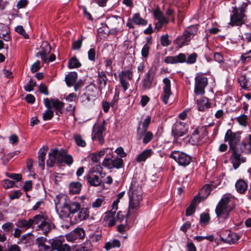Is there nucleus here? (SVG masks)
Returning <instances> with one entry per match:
<instances>
[{
    "mask_svg": "<svg viewBox=\"0 0 251 251\" xmlns=\"http://www.w3.org/2000/svg\"><path fill=\"white\" fill-rule=\"evenodd\" d=\"M14 227V224L13 223L10 222H6V223L3 224L1 226L2 229L6 233L12 232Z\"/></svg>",
    "mask_w": 251,
    "mask_h": 251,
    "instance_id": "55",
    "label": "nucleus"
},
{
    "mask_svg": "<svg viewBox=\"0 0 251 251\" xmlns=\"http://www.w3.org/2000/svg\"><path fill=\"white\" fill-rule=\"evenodd\" d=\"M153 154V151L151 149L145 150L137 155L136 161L138 162H145L147 158L150 157Z\"/></svg>",
    "mask_w": 251,
    "mask_h": 251,
    "instance_id": "28",
    "label": "nucleus"
},
{
    "mask_svg": "<svg viewBox=\"0 0 251 251\" xmlns=\"http://www.w3.org/2000/svg\"><path fill=\"white\" fill-rule=\"evenodd\" d=\"M233 197L229 194L224 195L215 209L219 222H223L229 217V213L234 207Z\"/></svg>",
    "mask_w": 251,
    "mask_h": 251,
    "instance_id": "1",
    "label": "nucleus"
},
{
    "mask_svg": "<svg viewBox=\"0 0 251 251\" xmlns=\"http://www.w3.org/2000/svg\"><path fill=\"white\" fill-rule=\"evenodd\" d=\"M65 240L63 237H56L50 240L49 243L53 250H56L63 244Z\"/></svg>",
    "mask_w": 251,
    "mask_h": 251,
    "instance_id": "29",
    "label": "nucleus"
},
{
    "mask_svg": "<svg viewBox=\"0 0 251 251\" xmlns=\"http://www.w3.org/2000/svg\"><path fill=\"white\" fill-rule=\"evenodd\" d=\"M203 139L207 136V126H200L195 129Z\"/></svg>",
    "mask_w": 251,
    "mask_h": 251,
    "instance_id": "52",
    "label": "nucleus"
},
{
    "mask_svg": "<svg viewBox=\"0 0 251 251\" xmlns=\"http://www.w3.org/2000/svg\"><path fill=\"white\" fill-rule=\"evenodd\" d=\"M93 249V246L90 241H86L79 248L75 251H91Z\"/></svg>",
    "mask_w": 251,
    "mask_h": 251,
    "instance_id": "46",
    "label": "nucleus"
},
{
    "mask_svg": "<svg viewBox=\"0 0 251 251\" xmlns=\"http://www.w3.org/2000/svg\"><path fill=\"white\" fill-rule=\"evenodd\" d=\"M58 214L59 217L62 219L68 218L70 216L71 214L70 211H69L65 202H64L63 205L61 207Z\"/></svg>",
    "mask_w": 251,
    "mask_h": 251,
    "instance_id": "41",
    "label": "nucleus"
},
{
    "mask_svg": "<svg viewBox=\"0 0 251 251\" xmlns=\"http://www.w3.org/2000/svg\"><path fill=\"white\" fill-rule=\"evenodd\" d=\"M247 30L242 35L241 39L242 40L248 43L251 42V27L246 26Z\"/></svg>",
    "mask_w": 251,
    "mask_h": 251,
    "instance_id": "51",
    "label": "nucleus"
},
{
    "mask_svg": "<svg viewBox=\"0 0 251 251\" xmlns=\"http://www.w3.org/2000/svg\"><path fill=\"white\" fill-rule=\"evenodd\" d=\"M238 81L242 88L249 90L251 87V72L241 75Z\"/></svg>",
    "mask_w": 251,
    "mask_h": 251,
    "instance_id": "20",
    "label": "nucleus"
},
{
    "mask_svg": "<svg viewBox=\"0 0 251 251\" xmlns=\"http://www.w3.org/2000/svg\"><path fill=\"white\" fill-rule=\"evenodd\" d=\"M47 152V148L43 147L38 152V163L39 165L42 168V170L45 168V160L46 153Z\"/></svg>",
    "mask_w": 251,
    "mask_h": 251,
    "instance_id": "30",
    "label": "nucleus"
},
{
    "mask_svg": "<svg viewBox=\"0 0 251 251\" xmlns=\"http://www.w3.org/2000/svg\"><path fill=\"white\" fill-rule=\"evenodd\" d=\"M85 177L91 186L97 187L101 184V180L100 177L94 174H88Z\"/></svg>",
    "mask_w": 251,
    "mask_h": 251,
    "instance_id": "27",
    "label": "nucleus"
},
{
    "mask_svg": "<svg viewBox=\"0 0 251 251\" xmlns=\"http://www.w3.org/2000/svg\"><path fill=\"white\" fill-rule=\"evenodd\" d=\"M74 161L73 156L67 153V151L64 149H52L49 153V158L47 160V165L52 167L56 162L64 163L67 165H71Z\"/></svg>",
    "mask_w": 251,
    "mask_h": 251,
    "instance_id": "2",
    "label": "nucleus"
},
{
    "mask_svg": "<svg viewBox=\"0 0 251 251\" xmlns=\"http://www.w3.org/2000/svg\"><path fill=\"white\" fill-rule=\"evenodd\" d=\"M163 93L161 96V100L164 104H166L168 103V100L172 95L171 89V80L168 78L166 77L163 79Z\"/></svg>",
    "mask_w": 251,
    "mask_h": 251,
    "instance_id": "14",
    "label": "nucleus"
},
{
    "mask_svg": "<svg viewBox=\"0 0 251 251\" xmlns=\"http://www.w3.org/2000/svg\"><path fill=\"white\" fill-rule=\"evenodd\" d=\"M77 74L75 72H71L65 77V81L69 87L74 85L77 79Z\"/></svg>",
    "mask_w": 251,
    "mask_h": 251,
    "instance_id": "34",
    "label": "nucleus"
},
{
    "mask_svg": "<svg viewBox=\"0 0 251 251\" xmlns=\"http://www.w3.org/2000/svg\"><path fill=\"white\" fill-rule=\"evenodd\" d=\"M103 203H104V199L103 198H100L97 199L92 204L93 208H99Z\"/></svg>",
    "mask_w": 251,
    "mask_h": 251,
    "instance_id": "59",
    "label": "nucleus"
},
{
    "mask_svg": "<svg viewBox=\"0 0 251 251\" xmlns=\"http://www.w3.org/2000/svg\"><path fill=\"white\" fill-rule=\"evenodd\" d=\"M188 130V125L182 122H176L172 127V132L175 138L185 135Z\"/></svg>",
    "mask_w": 251,
    "mask_h": 251,
    "instance_id": "11",
    "label": "nucleus"
},
{
    "mask_svg": "<svg viewBox=\"0 0 251 251\" xmlns=\"http://www.w3.org/2000/svg\"><path fill=\"white\" fill-rule=\"evenodd\" d=\"M121 245L120 242L117 239H114L111 241L106 242L104 246V249L108 251L112 248L120 247Z\"/></svg>",
    "mask_w": 251,
    "mask_h": 251,
    "instance_id": "43",
    "label": "nucleus"
},
{
    "mask_svg": "<svg viewBox=\"0 0 251 251\" xmlns=\"http://www.w3.org/2000/svg\"><path fill=\"white\" fill-rule=\"evenodd\" d=\"M190 41L187 38L186 36L184 35V33L181 35L177 37L175 40V43L179 48H182L183 46L188 45Z\"/></svg>",
    "mask_w": 251,
    "mask_h": 251,
    "instance_id": "37",
    "label": "nucleus"
},
{
    "mask_svg": "<svg viewBox=\"0 0 251 251\" xmlns=\"http://www.w3.org/2000/svg\"><path fill=\"white\" fill-rule=\"evenodd\" d=\"M199 29V25H192L186 27L183 33L189 41L194 38V36L197 34Z\"/></svg>",
    "mask_w": 251,
    "mask_h": 251,
    "instance_id": "25",
    "label": "nucleus"
},
{
    "mask_svg": "<svg viewBox=\"0 0 251 251\" xmlns=\"http://www.w3.org/2000/svg\"><path fill=\"white\" fill-rule=\"evenodd\" d=\"M80 211L78 214V219L79 221L86 220L89 217V211L88 208L83 207L80 208Z\"/></svg>",
    "mask_w": 251,
    "mask_h": 251,
    "instance_id": "50",
    "label": "nucleus"
},
{
    "mask_svg": "<svg viewBox=\"0 0 251 251\" xmlns=\"http://www.w3.org/2000/svg\"><path fill=\"white\" fill-rule=\"evenodd\" d=\"M161 44L163 46H168L170 44V41L169 40V36L168 34L162 35L160 38Z\"/></svg>",
    "mask_w": 251,
    "mask_h": 251,
    "instance_id": "62",
    "label": "nucleus"
},
{
    "mask_svg": "<svg viewBox=\"0 0 251 251\" xmlns=\"http://www.w3.org/2000/svg\"><path fill=\"white\" fill-rule=\"evenodd\" d=\"M50 46L47 43H46L44 46L42 45L41 50L36 53V56H40L44 62L48 63L49 59L47 56L50 54Z\"/></svg>",
    "mask_w": 251,
    "mask_h": 251,
    "instance_id": "21",
    "label": "nucleus"
},
{
    "mask_svg": "<svg viewBox=\"0 0 251 251\" xmlns=\"http://www.w3.org/2000/svg\"><path fill=\"white\" fill-rule=\"evenodd\" d=\"M153 77V72L152 69L150 68L141 81L142 89L143 90L150 89L152 84Z\"/></svg>",
    "mask_w": 251,
    "mask_h": 251,
    "instance_id": "19",
    "label": "nucleus"
},
{
    "mask_svg": "<svg viewBox=\"0 0 251 251\" xmlns=\"http://www.w3.org/2000/svg\"><path fill=\"white\" fill-rule=\"evenodd\" d=\"M74 138L76 144L78 146L81 147H85L86 146V143L80 135L78 134H75L74 135Z\"/></svg>",
    "mask_w": 251,
    "mask_h": 251,
    "instance_id": "48",
    "label": "nucleus"
},
{
    "mask_svg": "<svg viewBox=\"0 0 251 251\" xmlns=\"http://www.w3.org/2000/svg\"><path fill=\"white\" fill-rule=\"evenodd\" d=\"M124 24V19L118 16L109 17L106 21V25L109 29V33L114 35L123 31Z\"/></svg>",
    "mask_w": 251,
    "mask_h": 251,
    "instance_id": "5",
    "label": "nucleus"
},
{
    "mask_svg": "<svg viewBox=\"0 0 251 251\" xmlns=\"http://www.w3.org/2000/svg\"><path fill=\"white\" fill-rule=\"evenodd\" d=\"M248 6L247 2H243L239 8L235 6L233 7V14L230 16V22L229 23L231 26H239L245 23V9Z\"/></svg>",
    "mask_w": 251,
    "mask_h": 251,
    "instance_id": "4",
    "label": "nucleus"
},
{
    "mask_svg": "<svg viewBox=\"0 0 251 251\" xmlns=\"http://www.w3.org/2000/svg\"><path fill=\"white\" fill-rule=\"evenodd\" d=\"M220 237L224 243L229 244H235L239 240L238 236L235 233L229 230L223 231Z\"/></svg>",
    "mask_w": 251,
    "mask_h": 251,
    "instance_id": "17",
    "label": "nucleus"
},
{
    "mask_svg": "<svg viewBox=\"0 0 251 251\" xmlns=\"http://www.w3.org/2000/svg\"><path fill=\"white\" fill-rule=\"evenodd\" d=\"M247 183L243 179L238 180L235 184L236 190L240 194H243L247 190Z\"/></svg>",
    "mask_w": 251,
    "mask_h": 251,
    "instance_id": "36",
    "label": "nucleus"
},
{
    "mask_svg": "<svg viewBox=\"0 0 251 251\" xmlns=\"http://www.w3.org/2000/svg\"><path fill=\"white\" fill-rule=\"evenodd\" d=\"M199 201V197L198 196H195L189 206L186 209V216H190L195 212L196 207Z\"/></svg>",
    "mask_w": 251,
    "mask_h": 251,
    "instance_id": "33",
    "label": "nucleus"
},
{
    "mask_svg": "<svg viewBox=\"0 0 251 251\" xmlns=\"http://www.w3.org/2000/svg\"><path fill=\"white\" fill-rule=\"evenodd\" d=\"M107 80V77L104 72L101 71L98 73V82L99 85V88L100 91H101L102 89L105 87Z\"/></svg>",
    "mask_w": 251,
    "mask_h": 251,
    "instance_id": "31",
    "label": "nucleus"
},
{
    "mask_svg": "<svg viewBox=\"0 0 251 251\" xmlns=\"http://www.w3.org/2000/svg\"><path fill=\"white\" fill-rule=\"evenodd\" d=\"M52 107L56 111V114L59 116L63 114L64 104L63 102L60 101L58 99H51Z\"/></svg>",
    "mask_w": 251,
    "mask_h": 251,
    "instance_id": "26",
    "label": "nucleus"
},
{
    "mask_svg": "<svg viewBox=\"0 0 251 251\" xmlns=\"http://www.w3.org/2000/svg\"><path fill=\"white\" fill-rule=\"evenodd\" d=\"M189 141L192 145H196L201 144L202 142V139L197 131L194 130L189 140Z\"/></svg>",
    "mask_w": 251,
    "mask_h": 251,
    "instance_id": "38",
    "label": "nucleus"
},
{
    "mask_svg": "<svg viewBox=\"0 0 251 251\" xmlns=\"http://www.w3.org/2000/svg\"><path fill=\"white\" fill-rule=\"evenodd\" d=\"M198 57V54L196 52L188 54L187 56L185 54V60L183 63H186L188 64H194L196 62Z\"/></svg>",
    "mask_w": 251,
    "mask_h": 251,
    "instance_id": "40",
    "label": "nucleus"
},
{
    "mask_svg": "<svg viewBox=\"0 0 251 251\" xmlns=\"http://www.w3.org/2000/svg\"><path fill=\"white\" fill-rule=\"evenodd\" d=\"M240 60L243 64L248 63L251 61V50L242 54Z\"/></svg>",
    "mask_w": 251,
    "mask_h": 251,
    "instance_id": "47",
    "label": "nucleus"
},
{
    "mask_svg": "<svg viewBox=\"0 0 251 251\" xmlns=\"http://www.w3.org/2000/svg\"><path fill=\"white\" fill-rule=\"evenodd\" d=\"M197 106L199 111H204L211 107L212 104L207 98L203 97L197 100Z\"/></svg>",
    "mask_w": 251,
    "mask_h": 251,
    "instance_id": "22",
    "label": "nucleus"
},
{
    "mask_svg": "<svg viewBox=\"0 0 251 251\" xmlns=\"http://www.w3.org/2000/svg\"><path fill=\"white\" fill-rule=\"evenodd\" d=\"M36 216L40 217L37 220L38 224H35V225H37L36 230L41 231L43 234L47 235L53 227V225L49 221L46 220L43 215L38 214Z\"/></svg>",
    "mask_w": 251,
    "mask_h": 251,
    "instance_id": "10",
    "label": "nucleus"
},
{
    "mask_svg": "<svg viewBox=\"0 0 251 251\" xmlns=\"http://www.w3.org/2000/svg\"><path fill=\"white\" fill-rule=\"evenodd\" d=\"M85 235L84 230L82 228L77 227L66 234V238L68 242H75L77 240L83 239Z\"/></svg>",
    "mask_w": 251,
    "mask_h": 251,
    "instance_id": "16",
    "label": "nucleus"
},
{
    "mask_svg": "<svg viewBox=\"0 0 251 251\" xmlns=\"http://www.w3.org/2000/svg\"><path fill=\"white\" fill-rule=\"evenodd\" d=\"M153 135L150 131L147 130H141L140 127L139 126L137 130L136 139L140 141L143 139V143L147 144L149 143L153 138Z\"/></svg>",
    "mask_w": 251,
    "mask_h": 251,
    "instance_id": "18",
    "label": "nucleus"
},
{
    "mask_svg": "<svg viewBox=\"0 0 251 251\" xmlns=\"http://www.w3.org/2000/svg\"><path fill=\"white\" fill-rule=\"evenodd\" d=\"M241 150L245 153L249 154L251 153V142L249 140V142H242L240 146Z\"/></svg>",
    "mask_w": 251,
    "mask_h": 251,
    "instance_id": "49",
    "label": "nucleus"
},
{
    "mask_svg": "<svg viewBox=\"0 0 251 251\" xmlns=\"http://www.w3.org/2000/svg\"><path fill=\"white\" fill-rule=\"evenodd\" d=\"M132 19L134 24L138 25H146L148 24L147 20L142 18L139 13L134 14Z\"/></svg>",
    "mask_w": 251,
    "mask_h": 251,
    "instance_id": "35",
    "label": "nucleus"
},
{
    "mask_svg": "<svg viewBox=\"0 0 251 251\" xmlns=\"http://www.w3.org/2000/svg\"><path fill=\"white\" fill-rule=\"evenodd\" d=\"M199 29V25H192L186 27L183 33L189 41L194 38V36L197 34Z\"/></svg>",
    "mask_w": 251,
    "mask_h": 251,
    "instance_id": "24",
    "label": "nucleus"
},
{
    "mask_svg": "<svg viewBox=\"0 0 251 251\" xmlns=\"http://www.w3.org/2000/svg\"><path fill=\"white\" fill-rule=\"evenodd\" d=\"M169 157L175 160L179 165L188 166L192 161V157L186 153L178 151H173Z\"/></svg>",
    "mask_w": 251,
    "mask_h": 251,
    "instance_id": "7",
    "label": "nucleus"
},
{
    "mask_svg": "<svg viewBox=\"0 0 251 251\" xmlns=\"http://www.w3.org/2000/svg\"><path fill=\"white\" fill-rule=\"evenodd\" d=\"M125 218V216L121 211L116 213L113 211H110L105 213L104 219L108 226L111 227L114 226L117 222H122Z\"/></svg>",
    "mask_w": 251,
    "mask_h": 251,
    "instance_id": "9",
    "label": "nucleus"
},
{
    "mask_svg": "<svg viewBox=\"0 0 251 251\" xmlns=\"http://www.w3.org/2000/svg\"><path fill=\"white\" fill-rule=\"evenodd\" d=\"M151 121V117L150 116H148L144 120L142 124V128H141V130H147L149 126Z\"/></svg>",
    "mask_w": 251,
    "mask_h": 251,
    "instance_id": "63",
    "label": "nucleus"
},
{
    "mask_svg": "<svg viewBox=\"0 0 251 251\" xmlns=\"http://www.w3.org/2000/svg\"><path fill=\"white\" fill-rule=\"evenodd\" d=\"M53 112L50 109H48L43 115V119L45 121L50 120L53 116Z\"/></svg>",
    "mask_w": 251,
    "mask_h": 251,
    "instance_id": "58",
    "label": "nucleus"
},
{
    "mask_svg": "<svg viewBox=\"0 0 251 251\" xmlns=\"http://www.w3.org/2000/svg\"><path fill=\"white\" fill-rule=\"evenodd\" d=\"M82 185L80 183L77 182H73L70 184V192L72 194H76L79 193Z\"/></svg>",
    "mask_w": 251,
    "mask_h": 251,
    "instance_id": "39",
    "label": "nucleus"
},
{
    "mask_svg": "<svg viewBox=\"0 0 251 251\" xmlns=\"http://www.w3.org/2000/svg\"><path fill=\"white\" fill-rule=\"evenodd\" d=\"M124 162L121 158H117L112 160V168L120 169L123 167Z\"/></svg>",
    "mask_w": 251,
    "mask_h": 251,
    "instance_id": "56",
    "label": "nucleus"
},
{
    "mask_svg": "<svg viewBox=\"0 0 251 251\" xmlns=\"http://www.w3.org/2000/svg\"><path fill=\"white\" fill-rule=\"evenodd\" d=\"M85 93H86L87 96H88L92 101H94L97 98V93L96 90H94L93 88H87Z\"/></svg>",
    "mask_w": 251,
    "mask_h": 251,
    "instance_id": "53",
    "label": "nucleus"
},
{
    "mask_svg": "<svg viewBox=\"0 0 251 251\" xmlns=\"http://www.w3.org/2000/svg\"><path fill=\"white\" fill-rule=\"evenodd\" d=\"M238 124L242 126H246L247 125L248 116L245 114H242L236 118Z\"/></svg>",
    "mask_w": 251,
    "mask_h": 251,
    "instance_id": "54",
    "label": "nucleus"
},
{
    "mask_svg": "<svg viewBox=\"0 0 251 251\" xmlns=\"http://www.w3.org/2000/svg\"><path fill=\"white\" fill-rule=\"evenodd\" d=\"M81 66V63L75 56L70 59L68 63V67L70 69L77 68Z\"/></svg>",
    "mask_w": 251,
    "mask_h": 251,
    "instance_id": "45",
    "label": "nucleus"
},
{
    "mask_svg": "<svg viewBox=\"0 0 251 251\" xmlns=\"http://www.w3.org/2000/svg\"><path fill=\"white\" fill-rule=\"evenodd\" d=\"M65 203L68 207L70 213L72 214H74L77 212L80 208V204L78 202L76 201H70L65 200Z\"/></svg>",
    "mask_w": 251,
    "mask_h": 251,
    "instance_id": "32",
    "label": "nucleus"
},
{
    "mask_svg": "<svg viewBox=\"0 0 251 251\" xmlns=\"http://www.w3.org/2000/svg\"><path fill=\"white\" fill-rule=\"evenodd\" d=\"M184 58L185 54L180 53L177 55L166 57L164 61L167 64L182 63L185 60Z\"/></svg>",
    "mask_w": 251,
    "mask_h": 251,
    "instance_id": "23",
    "label": "nucleus"
},
{
    "mask_svg": "<svg viewBox=\"0 0 251 251\" xmlns=\"http://www.w3.org/2000/svg\"><path fill=\"white\" fill-rule=\"evenodd\" d=\"M47 238L46 237H39L36 239L35 244L40 249L43 248V251H44L46 249H49V247H50L49 246L45 244Z\"/></svg>",
    "mask_w": 251,
    "mask_h": 251,
    "instance_id": "42",
    "label": "nucleus"
},
{
    "mask_svg": "<svg viewBox=\"0 0 251 251\" xmlns=\"http://www.w3.org/2000/svg\"><path fill=\"white\" fill-rule=\"evenodd\" d=\"M153 16L158 21L168 22V19L164 16L163 13L159 9H155L153 11Z\"/></svg>",
    "mask_w": 251,
    "mask_h": 251,
    "instance_id": "44",
    "label": "nucleus"
},
{
    "mask_svg": "<svg viewBox=\"0 0 251 251\" xmlns=\"http://www.w3.org/2000/svg\"><path fill=\"white\" fill-rule=\"evenodd\" d=\"M208 84V79L202 74H197L195 78L194 93L196 95L205 93V88Z\"/></svg>",
    "mask_w": 251,
    "mask_h": 251,
    "instance_id": "6",
    "label": "nucleus"
},
{
    "mask_svg": "<svg viewBox=\"0 0 251 251\" xmlns=\"http://www.w3.org/2000/svg\"><path fill=\"white\" fill-rule=\"evenodd\" d=\"M36 86V82L33 81L32 79H30L29 81L27 83L26 85L25 86V91L30 92L33 90V88Z\"/></svg>",
    "mask_w": 251,
    "mask_h": 251,
    "instance_id": "64",
    "label": "nucleus"
},
{
    "mask_svg": "<svg viewBox=\"0 0 251 251\" xmlns=\"http://www.w3.org/2000/svg\"><path fill=\"white\" fill-rule=\"evenodd\" d=\"M120 84L125 92L129 86L128 80H131L133 77V72L131 70H127L122 71L119 74Z\"/></svg>",
    "mask_w": 251,
    "mask_h": 251,
    "instance_id": "12",
    "label": "nucleus"
},
{
    "mask_svg": "<svg viewBox=\"0 0 251 251\" xmlns=\"http://www.w3.org/2000/svg\"><path fill=\"white\" fill-rule=\"evenodd\" d=\"M40 216L35 215L32 218H29L28 220L25 219H20L16 223V226L20 228L27 229L30 228H34L35 224H38V219Z\"/></svg>",
    "mask_w": 251,
    "mask_h": 251,
    "instance_id": "13",
    "label": "nucleus"
},
{
    "mask_svg": "<svg viewBox=\"0 0 251 251\" xmlns=\"http://www.w3.org/2000/svg\"><path fill=\"white\" fill-rule=\"evenodd\" d=\"M210 217L208 214L203 213L200 215V223L201 224L206 225L208 223Z\"/></svg>",
    "mask_w": 251,
    "mask_h": 251,
    "instance_id": "60",
    "label": "nucleus"
},
{
    "mask_svg": "<svg viewBox=\"0 0 251 251\" xmlns=\"http://www.w3.org/2000/svg\"><path fill=\"white\" fill-rule=\"evenodd\" d=\"M150 46L148 44H145L141 50V55L142 57L146 59L149 55L150 53Z\"/></svg>",
    "mask_w": 251,
    "mask_h": 251,
    "instance_id": "57",
    "label": "nucleus"
},
{
    "mask_svg": "<svg viewBox=\"0 0 251 251\" xmlns=\"http://www.w3.org/2000/svg\"><path fill=\"white\" fill-rule=\"evenodd\" d=\"M241 136L238 132H233L231 129H228L225 136L224 141L227 142L230 150L236 149L237 146L239 144Z\"/></svg>",
    "mask_w": 251,
    "mask_h": 251,
    "instance_id": "8",
    "label": "nucleus"
},
{
    "mask_svg": "<svg viewBox=\"0 0 251 251\" xmlns=\"http://www.w3.org/2000/svg\"><path fill=\"white\" fill-rule=\"evenodd\" d=\"M128 195L129 201L127 214L137 210L139 207L140 203L142 200V190L141 186L133 182L130 186Z\"/></svg>",
    "mask_w": 251,
    "mask_h": 251,
    "instance_id": "3",
    "label": "nucleus"
},
{
    "mask_svg": "<svg viewBox=\"0 0 251 251\" xmlns=\"http://www.w3.org/2000/svg\"><path fill=\"white\" fill-rule=\"evenodd\" d=\"M232 154L230 157L231 163L232 164L233 168L236 170L238 169L242 163L246 162L247 159L239 153L237 149L231 150Z\"/></svg>",
    "mask_w": 251,
    "mask_h": 251,
    "instance_id": "15",
    "label": "nucleus"
},
{
    "mask_svg": "<svg viewBox=\"0 0 251 251\" xmlns=\"http://www.w3.org/2000/svg\"><path fill=\"white\" fill-rule=\"evenodd\" d=\"M211 191V186L210 184H205L201 190V194H204V196H208Z\"/></svg>",
    "mask_w": 251,
    "mask_h": 251,
    "instance_id": "61",
    "label": "nucleus"
}]
</instances>
